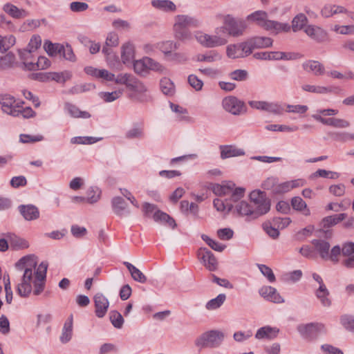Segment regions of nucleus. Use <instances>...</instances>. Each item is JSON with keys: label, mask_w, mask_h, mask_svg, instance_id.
Instances as JSON below:
<instances>
[{"label": "nucleus", "mask_w": 354, "mask_h": 354, "mask_svg": "<svg viewBox=\"0 0 354 354\" xmlns=\"http://www.w3.org/2000/svg\"><path fill=\"white\" fill-rule=\"evenodd\" d=\"M303 69L315 76H322L325 74L324 65L316 60H307L302 64Z\"/></svg>", "instance_id": "obj_15"}, {"label": "nucleus", "mask_w": 354, "mask_h": 354, "mask_svg": "<svg viewBox=\"0 0 354 354\" xmlns=\"http://www.w3.org/2000/svg\"><path fill=\"white\" fill-rule=\"evenodd\" d=\"M110 321L115 328H120L124 323L122 315L118 311L113 310L110 313Z\"/></svg>", "instance_id": "obj_56"}, {"label": "nucleus", "mask_w": 354, "mask_h": 354, "mask_svg": "<svg viewBox=\"0 0 354 354\" xmlns=\"http://www.w3.org/2000/svg\"><path fill=\"white\" fill-rule=\"evenodd\" d=\"M16 43V38L12 35L1 36L0 38V52L5 53L11 48Z\"/></svg>", "instance_id": "obj_44"}, {"label": "nucleus", "mask_w": 354, "mask_h": 354, "mask_svg": "<svg viewBox=\"0 0 354 354\" xmlns=\"http://www.w3.org/2000/svg\"><path fill=\"white\" fill-rule=\"evenodd\" d=\"M203 266L209 271H215L218 268V262L214 255L208 250L201 248L198 253Z\"/></svg>", "instance_id": "obj_13"}, {"label": "nucleus", "mask_w": 354, "mask_h": 354, "mask_svg": "<svg viewBox=\"0 0 354 354\" xmlns=\"http://www.w3.org/2000/svg\"><path fill=\"white\" fill-rule=\"evenodd\" d=\"M84 71L87 75L95 78L102 79L106 81H113L114 80V75L106 69H98L93 66H86L84 68Z\"/></svg>", "instance_id": "obj_18"}, {"label": "nucleus", "mask_w": 354, "mask_h": 354, "mask_svg": "<svg viewBox=\"0 0 354 354\" xmlns=\"http://www.w3.org/2000/svg\"><path fill=\"white\" fill-rule=\"evenodd\" d=\"M44 48L49 55L57 56L61 55V49H63V46L59 44H53L50 41H46L44 43Z\"/></svg>", "instance_id": "obj_49"}, {"label": "nucleus", "mask_w": 354, "mask_h": 354, "mask_svg": "<svg viewBox=\"0 0 354 354\" xmlns=\"http://www.w3.org/2000/svg\"><path fill=\"white\" fill-rule=\"evenodd\" d=\"M221 59V55L216 52H211L209 54H199L196 56V61L214 62Z\"/></svg>", "instance_id": "obj_53"}, {"label": "nucleus", "mask_w": 354, "mask_h": 354, "mask_svg": "<svg viewBox=\"0 0 354 354\" xmlns=\"http://www.w3.org/2000/svg\"><path fill=\"white\" fill-rule=\"evenodd\" d=\"M344 257L342 264L346 268H354V242L345 241L342 245H336L331 249L330 261L338 263Z\"/></svg>", "instance_id": "obj_3"}, {"label": "nucleus", "mask_w": 354, "mask_h": 354, "mask_svg": "<svg viewBox=\"0 0 354 354\" xmlns=\"http://www.w3.org/2000/svg\"><path fill=\"white\" fill-rule=\"evenodd\" d=\"M195 39L198 44L207 48H213L225 46L227 44V39L222 32H220L218 27L215 29V34L210 35L203 31L195 33Z\"/></svg>", "instance_id": "obj_5"}, {"label": "nucleus", "mask_w": 354, "mask_h": 354, "mask_svg": "<svg viewBox=\"0 0 354 354\" xmlns=\"http://www.w3.org/2000/svg\"><path fill=\"white\" fill-rule=\"evenodd\" d=\"M250 39L254 49L269 48L273 44V40L268 37H253Z\"/></svg>", "instance_id": "obj_42"}, {"label": "nucleus", "mask_w": 354, "mask_h": 354, "mask_svg": "<svg viewBox=\"0 0 354 354\" xmlns=\"http://www.w3.org/2000/svg\"><path fill=\"white\" fill-rule=\"evenodd\" d=\"M234 184L232 182H225L213 186L214 193L218 196H226L232 193Z\"/></svg>", "instance_id": "obj_37"}, {"label": "nucleus", "mask_w": 354, "mask_h": 354, "mask_svg": "<svg viewBox=\"0 0 354 354\" xmlns=\"http://www.w3.org/2000/svg\"><path fill=\"white\" fill-rule=\"evenodd\" d=\"M16 64V56L12 52L0 56V71L9 70L13 68Z\"/></svg>", "instance_id": "obj_23"}, {"label": "nucleus", "mask_w": 354, "mask_h": 354, "mask_svg": "<svg viewBox=\"0 0 354 354\" xmlns=\"http://www.w3.org/2000/svg\"><path fill=\"white\" fill-rule=\"evenodd\" d=\"M305 184L306 181L302 178L279 183L276 178H269L266 180L265 185L270 188L275 194H284L295 188L303 187Z\"/></svg>", "instance_id": "obj_7"}, {"label": "nucleus", "mask_w": 354, "mask_h": 354, "mask_svg": "<svg viewBox=\"0 0 354 354\" xmlns=\"http://www.w3.org/2000/svg\"><path fill=\"white\" fill-rule=\"evenodd\" d=\"M3 10L10 17L15 19L24 18L28 15V12L25 10L20 9L10 3L4 4Z\"/></svg>", "instance_id": "obj_29"}, {"label": "nucleus", "mask_w": 354, "mask_h": 354, "mask_svg": "<svg viewBox=\"0 0 354 354\" xmlns=\"http://www.w3.org/2000/svg\"><path fill=\"white\" fill-rule=\"evenodd\" d=\"M6 238L8 239L10 248L14 250L25 249L29 247L28 242L26 240L15 234H8Z\"/></svg>", "instance_id": "obj_33"}, {"label": "nucleus", "mask_w": 354, "mask_h": 354, "mask_svg": "<svg viewBox=\"0 0 354 354\" xmlns=\"http://www.w3.org/2000/svg\"><path fill=\"white\" fill-rule=\"evenodd\" d=\"M313 243L322 259L330 261L331 251L329 252L330 244L328 242L325 241L314 240Z\"/></svg>", "instance_id": "obj_34"}, {"label": "nucleus", "mask_w": 354, "mask_h": 354, "mask_svg": "<svg viewBox=\"0 0 354 354\" xmlns=\"http://www.w3.org/2000/svg\"><path fill=\"white\" fill-rule=\"evenodd\" d=\"M254 215L259 216L266 214L270 209V201L266 196L258 202L253 203Z\"/></svg>", "instance_id": "obj_28"}, {"label": "nucleus", "mask_w": 354, "mask_h": 354, "mask_svg": "<svg viewBox=\"0 0 354 354\" xmlns=\"http://www.w3.org/2000/svg\"><path fill=\"white\" fill-rule=\"evenodd\" d=\"M278 333V328L267 326L259 328L257 331L255 337L258 339H272L277 337Z\"/></svg>", "instance_id": "obj_35"}, {"label": "nucleus", "mask_w": 354, "mask_h": 354, "mask_svg": "<svg viewBox=\"0 0 354 354\" xmlns=\"http://www.w3.org/2000/svg\"><path fill=\"white\" fill-rule=\"evenodd\" d=\"M304 32L308 36L317 41H322L326 37L324 30L313 25H308L304 28Z\"/></svg>", "instance_id": "obj_30"}, {"label": "nucleus", "mask_w": 354, "mask_h": 354, "mask_svg": "<svg viewBox=\"0 0 354 354\" xmlns=\"http://www.w3.org/2000/svg\"><path fill=\"white\" fill-rule=\"evenodd\" d=\"M41 44V39L39 35H33L27 46L24 50H19V54L21 59H25L26 57L30 56L31 53L37 50Z\"/></svg>", "instance_id": "obj_19"}, {"label": "nucleus", "mask_w": 354, "mask_h": 354, "mask_svg": "<svg viewBox=\"0 0 354 354\" xmlns=\"http://www.w3.org/2000/svg\"><path fill=\"white\" fill-rule=\"evenodd\" d=\"M246 21L276 35L283 32H288L290 30L288 24L270 19L268 13L263 10H256L248 15Z\"/></svg>", "instance_id": "obj_2"}, {"label": "nucleus", "mask_w": 354, "mask_h": 354, "mask_svg": "<svg viewBox=\"0 0 354 354\" xmlns=\"http://www.w3.org/2000/svg\"><path fill=\"white\" fill-rule=\"evenodd\" d=\"M112 207L114 213L119 216H123L129 212L124 200L120 196L112 199Z\"/></svg>", "instance_id": "obj_24"}, {"label": "nucleus", "mask_w": 354, "mask_h": 354, "mask_svg": "<svg viewBox=\"0 0 354 354\" xmlns=\"http://www.w3.org/2000/svg\"><path fill=\"white\" fill-rule=\"evenodd\" d=\"M200 25L201 21L196 17L180 15L175 17L174 29L175 31H180L187 28H198Z\"/></svg>", "instance_id": "obj_11"}, {"label": "nucleus", "mask_w": 354, "mask_h": 354, "mask_svg": "<svg viewBox=\"0 0 354 354\" xmlns=\"http://www.w3.org/2000/svg\"><path fill=\"white\" fill-rule=\"evenodd\" d=\"M236 210L241 216L254 215V209L246 201H241L236 205Z\"/></svg>", "instance_id": "obj_46"}, {"label": "nucleus", "mask_w": 354, "mask_h": 354, "mask_svg": "<svg viewBox=\"0 0 354 354\" xmlns=\"http://www.w3.org/2000/svg\"><path fill=\"white\" fill-rule=\"evenodd\" d=\"M19 209L23 217L26 221H32L39 218V212L34 205H22L19 207Z\"/></svg>", "instance_id": "obj_22"}, {"label": "nucleus", "mask_w": 354, "mask_h": 354, "mask_svg": "<svg viewBox=\"0 0 354 354\" xmlns=\"http://www.w3.org/2000/svg\"><path fill=\"white\" fill-rule=\"evenodd\" d=\"M43 80H55L57 82H64L71 76L68 72L64 73H41Z\"/></svg>", "instance_id": "obj_41"}, {"label": "nucleus", "mask_w": 354, "mask_h": 354, "mask_svg": "<svg viewBox=\"0 0 354 354\" xmlns=\"http://www.w3.org/2000/svg\"><path fill=\"white\" fill-rule=\"evenodd\" d=\"M322 14L326 17H330L333 15L339 14V13H345L351 19L354 21V12L346 10L344 7L333 5V6H325L322 11Z\"/></svg>", "instance_id": "obj_21"}, {"label": "nucleus", "mask_w": 354, "mask_h": 354, "mask_svg": "<svg viewBox=\"0 0 354 354\" xmlns=\"http://www.w3.org/2000/svg\"><path fill=\"white\" fill-rule=\"evenodd\" d=\"M225 295L220 294L216 298L211 299L206 304V308L209 310L218 308L225 300Z\"/></svg>", "instance_id": "obj_51"}, {"label": "nucleus", "mask_w": 354, "mask_h": 354, "mask_svg": "<svg viewBox=\"0 0 354 354\" xmlns=\"http://www.w3.org/2000/svg\"><path fill=\"white\" fill-rule=\"evenodd\" d=\"M224 339V334L218 330H211L205 333L200 340L197 341L196 344L203 346L216 347L221 344Z\"/></svg>", "instance_id": "obj_10"}, {"label": "nucleus", "mask_w": 354, "mask_h": 354, "mask_svg": "<svg viewBox=\"0 0 354 354\" xmlns=\"http://www.w3.org/2000/svg\"><path fill=\"white\" fill-rule=\"evenodd\" d=\"M248 104L253 109L266 111L270 113H279L281 111L280 106L266 101L252 100L250 101Z\"/></svg>", "instance_id": "obj_16"}, {"label": "nucleus", "mask_w": 354, "mask_h": 354, "mask_svg": "<svg viewBox=\"0 0 354 354\" xmlns=\"http://www.w3.org/2000/svg\"><path fill=\"white\" fill-rule=\"evenodd\" d=\"M124 263L130 272L131 275L134 280L140 283H145L147 281L146 277L140 270L129 262H124Z\"/></svg>", "instance_id": "obj_45"}, {"label": "nucleus", "mask_w": 354, "mask_h": 354, "mask_svg": "<svg viewBox=\"0 0 354 354\" xmlns=\"http://www.w3.org/2000/svg\"><path fill=\"white\" fill-rule=\"evenodd\" d=\"M23 102L17 100L13 96L9 94L0 95V104L3 112L12 116L19 115L18 109Z\"/></svg>", "instance_id": "obj_8"}, {"label": "nucleus", "mask_w": 354, "mask_h": 354, "mask_svg": "<svg viewBox=\"0 0 354 354\" xmlns=\"http://www.w3.org/2000/svg\"><path fill=\"white\" fill-rule=\"evenodd\" d=\"M239 47V44H230L227 46L226 48L227 56L232 59L241 57V50Z\"/></svg>", "instance_id": "obj_59"}, {"label": "nucleus", "mask_w": 354, "mask_h": 354, "mask_svg": "<svg viewBox=\"0 0 354 354\" xmlns=\"http://www.w3.org/2000/svg\"><path fill=\"white\" fill-rule=\"evenodd\" d=\"M338 113V110L333 109H319L312 117L317 121L327 126H331L337 129H344L350 126L348 121L337 118H326L333 116Z\"/></svg>", "instance_id": "obj_4"}, {"label": "nucleus", "mask_w": 354, "mask_h": 354, "mask_svg": "<svg viewBox=\"0 0 354 354\" xmlns=\"http://www.w3.org/2000/svg\"><path fill=\"white\" fill-rule=\"evenodd\" d=\"M157 48L164 54L167 58L171 60L180 61L184 59V56L180 53H173L178 48V44L174 41H162L157 44Z\"/></svg>", "instance_id": "obj_9"}, {"label": "nucleus", "mask_w": 354, "mask_h": 354, "mask_svg": "<svg viewBox=\"0 0 354 354\" xmlns=\"http://www.w3.org/2000/svg\"><path fill=\"white\" fill-rule=\"evenodd\" d=\"M151 5L159 10L162 11H175L176 9V5L169 0H153L151 1Z\"/></svg>", "instance_id": "obj_43"}, {"label": "nucleus", "mask_w": 354, "mask_h": 354, "mask_svg": "<svg viewBox=\"0 0 354 354\" xmlns=\"http://www.w3.org/2000/svg\"><path fill=\"white\" fill-rule=\"evenodd\" d=\"M291 205L295 210L299 212L306 216H309L311 214L310 209L306 203L299 196H295L291 199Z\"/></svg>", "instance_id": "obj_25"}, {"label": "nucleus", "mask_w": 354, "mask_h": 354, "mask_svg": "<svg viewBox=\"0 0 354 354\" xmlns=\"http://www.w3.org/2000/svg\"><path fill=\"white\" fill-rule=\"evenodd\" d=\"M256 59L277 61V51L259 52L254 54Z\"/></svg>", "instance_id": "obj_55"}, {"label": "nucleus", "mask_w": 354, "mask_h": 354, "mask_svg": "<svg viewBox=\"0 0 354 354\" xmlns=\"http://www.w3.org/2000/svg\"><path fill=\"white\" fill-rule=\"evenodd\" d=\"M160 88L165 95H171L174 93V85L173 82L167 78L161 80Z\"/></svg>", "instance_id": "obj_58"}, {"label": "nucleus", "mask_w": 354, "mask_h": 354, "mask_svg": "<svg viewBox=\"0 0 354 354\" xmlns=\"http://www.w3.org/2000/svg\"><path fill=\"white\" fill-rule=\"evenodd\" d=\"M333 30L337 34L348 35L354 33V25L339 26L335 25L333 28Z\"/></svg>", "instance_id": "obj_63"}, {"label": "nucleus", "mask_w": 354, "mask_h": 354, "mask_svg": "<svg viewBox=\"0 0 354 354\" xmlns=\"http://www.w3.org/2000/svg\"><path fill=\"white\" fill-rule=\"evenodd\" d=\"M135 50L133 45L126 42L121 47V59L123 64H129L134 61Z\"/></svg>", "instance_id": "obj_20"}, {"label": "nucleus", "mask_w": 354, "mask_h": 354, "mask_svg": "<svg viewBox=\"0 0 354 354\" xmlns=\"http://www.w3.org/2000/svg\"><path fill=\"white\" fill-rule=\"evenodd\" d=\"M17 270L23 271V275L18 282L16 290L21 297H28L32 293L39 295L44 290L47 266L41 263L37 265L34 255L21 258L16 263Z\"/></svg>", "instance_id": "obj_1"}, {"label": "nucleus", "mask_w": 354, "mask_h": 354, "mask_svg": "<svg viewBox=\"0 0 354 354\" xmlns=\"http://www.w3.org/2000/svg\"><path fill=\"white\" fill-rule=\"evenodd\" d=\"M223 26L218 27L220 32L223 35L227 33L228 35L238 37L242 36L246 29V25L242 20H237L230 15L223 17Z\"/></svg>", "instance_id": "obj_6"}, {"label": "nucleus", "mask_w": 354, "mask_h": 354, "mask_svg": "<svg viewBox=\"0 0 354 354\" xmlns=\"http://www.w3.org/2000/svg\"><path fill=\"white\" fill-rule=\"evenodd\" d=\"M153 218L156 222H158L172 229L176 226L175 221L169 215L160 210L156 212V214H153Z\"/></svg>", "instance_id": "obj_32"}, {"label": "nucleus", "mask_w": 354, "mask_h": 354, "mask_svg": "<svg viewBox=\"0 0 354 354\" xmlns=\"http://www.w3.org/2000/svg\"><path fill=\"white\" fill-rule=\"evenodd\" d=\"M301 89L308 93L315 94H328L333 92V88L329 86L319 85V84H305L302 85Z\"/></svg>", "instance_id": "obj_31"}, {"label": "nucleus", "mask_w": 354, "mask_h": 354, "mask_svg": "<svg viewBox=\"0 0 354 354\" xmlns=\"http://www.w3.org/2000/svg\"><path fill=\"white\" fill-rule=\"evenodd\" d=\"M277 61H292L301 59L302 55L299 53L277 51Z\"/></svg>", "instance_id": "obj_47"}, {"label": "nucleus", "mask_w": 354, "mask_h": 354, "mask_svg": "<svg viewBox=\"0 0 354 354\" xmlns=\"http://www.w3.org/2000/svg\"><path fill=\"white\" fill-rule=\"evenodd\" d=\"M254 215L259 216L266 214L270 209V201L266 196L258 202L253 203Z\"/></svg>", "instance_id": "obj_27"}, {"label": "nucleus", "mask_w": 354, "mask_h": 354, "mask_svg": "<svg viewBox=\"0 0 354 354\" xmlns=\"http://www.w3.org/2000/svg\"><path fill=\"white\" fill-rule=\"evenodd\" d=\"M259 293L263 298L272 302L280 304L284 301V299L277 292V290L271 286L262 287L259 290Z\"/></svg>", "instance_id": "obj_17"}, {"label": "nucleus", "mask_w": 354, "mask_h": 354, "mask_svg": "<svg viewBox=\"0 0 354 354\" xmlns=\"http://www.w3.org/2000/svg\"><path fill=\"white\" fill-rule=\"evenodd\" d=\"M308 18L303 13H299L295 15L292 20L291 28L294 32H297L304 29L308 26Z\"/></svg>", "instance_id": "obj_38"}, {"label": "nucleus", "mask_w": 354, "mask_h": 354, "mask_svg": "<svg viewBox=\"0 0 354 354\" xmlns=\"http://www.w3.org/2000/svg\"><path fill=\"white\" fill-rule=\"evenodd\" d=\"M244 151L233 146H223L221 147V156L222 158H228L244 155Z\"/></svg>", "instance_id": "obj_40"}, {"label": "nucleus", "mask_w": 354, "mask_h": 354, "mask_svg": "<svg viewBox=\"0 0 354 354\" xmlns=\"http://www.w3.org/2000/svg\"><path fill=\"white\" fill-rule=\"evenodd\" d=\"M146 64L147 70H151L160 73H167V68L164 65L150 57H147Z\"/></svg>", "instance_id": "obj_48"}, {"label": "nucleus", "mask_w": 354, "mask_h": 354, "mask_svg": "<svg viewBox=\"0 0 354 354\" xmlns=\"http://www.w3.org/2000/svg\"><path fill=\"white\" fill-rule=\"evenodd\" d=\"M239 46L241 53V57L250 55L252 53V50L254 49L253 45L252 44L251 39L239 44Z\"/></svg>", "instance_id": "obj_54"}, {"label": "nucleus", "mask_w": 354, "mask_h": 354, "mask_svg": "<svg viewBox=\"0 0 354 354\" xmlns=\"http://www.w3.org/2000/svg\"><path fill=\"white\" fill-rule=\"evenodd\" d=\"M72 330H73V319H72V317H71L68 319V321L65 324L62 336L60 337V339L63 343H66L71 339Z\"/></svg>", "instance_id": "obj_50"}, {"label": "nucleus", "mask_w": 354, "mask_h": 354, "mask_svg": "<svg viewBox=\"0 0 354 354\" xmlns=\"http://www.w3.org/2000/svg\"><path fill=\"white\" fill-rule=\"evenodd\" d=\"M87 194L86 202L88 203L97 202L100 197V191L97 188L91 187L88 189Z\"/></svg>", "instance_id": "obj_61"}, {"label": "nucleus", "mask_w": 354, "mask_h": 354, "mask_svg": "<svg viewBox=\"0 0 354 354\" xmlns=\"http://www.w3.org/2000/svg\"><path fill=\"white\" fill-rule=\"evenodd\" d=\"M315 295L322 306L328 307L331 305L332 301L330 297V292L326 286H321V288H317L315 290Z\"/></svg>", "instance_id": "obj_36"}, {"label": "nucleus", "mask_w": 354, "mask_h": 354, "mask_svg": "<svg viewBox=\"0 0 354 354\" xmlns=\"http://www.w3.org/2000/svg\"><path fill=\"white\" fill-rule=\"evenodd\" d=\"M230 77L235 81H245L248 77V73L245 70L238 69L231 72Z\"/></svg>", "instance_id": "obj_60"}, {"label": "nucleus", "mask_w": 354, "mask_h": 354, "mask_svg": "<svg viewBox=\"0 0 354 354\" xmlns=\"http://www.w3.org/2000/svg\"><path fill=\"white\" fill-rule=\"evenodd\" d=\"M223 109L233 115H239L245 111L244 102L234 96L225 97L222 101Z\"/></svg>", "instance_id": "obj_12"}, {"label": "nucleus", "mask_w": 354, "mask_h": 354, "mask_svg": "<svg viewBox=\"0 0 354 354\" xmlns=\"http://www.w3.org/2000/svg\"><path fill=\"white\" fill-rule=\"evenodd\" d=\"M328 191L332 195L336 197H341L345 194L346 187L342 183L335 184L328 187Z\"/></svg>", "instance_id": "obj_57"}, {"label": "nucleus", "mask_w": 354, "mask_h": 354, "mask_svg": "<svg viewBox=\"0 0 354 354\" xmlns=\"http://www.w3.org/2000/svg\"><path fill=\"white\" fill-rule=\"evenodd\" d=\"M133 79V77L131 75L124 73L118 75L116 78L114 77L113 81H115L117 84H124L129 88L131 86Z\"/></svg>", "instance_id": "obj_62"}, {"label": "nucleus", "mask_w": 354, "mask_h": 354, "mask_svg": "<svg viewBox=\"0 0 354 354\" xmlns=\"http://www.w3.org/2000/svg\"><path fill=\"white\" fill-rule=\"evenodd\" d=\"M95 303V313L97 317H103L109 308V301L108 299L102 293H97L93 297Z\"/></svg>", "instance_id": "obj_14"}, {"label": "nucleus", "mask_w": 354, "mask_h": 354, "mask_svg": "<svg viewBox=\"0 0 354 354\" xmlns=\"http://www.w3.org/2000/svg\"><path fill=\"white\" fill-rule=\"evenodd\" d=\"M318 177L330 178V179H337L339 177V174L337 172L327 171L325 169H318L317 171L311 175V178H317Z\"/></svg>", "instance_id": "obj_52"}, {"label": "nucleus", "mask_w": 354, "mask_h": 354, "mask_svg": "<svg viewBox=\"0 0 354 354\" xmlns=\"http://www.w3.org/2000/svg\"><path fill=\"white\" fill-rule=\"evenodd\" d=\"M65 108L69 115L73 118L85 119L91 117V114L88 111H82L74 104L66 103L65 104Z\"/></svg>", "instance_id": "obj_39"}, {"label": "nucleus", "mask_w": 354, "mask_h": 354, "mask_svg": "<svg viewBox=\"0 0 354 354\" xmlns=\"http://www.w3.org/2000/svg\"><path fill=\"white\" fill-rule=\"evenodd\" d=\"M147 61V57L142 58V59L133 61V68L134 71L139 74L145 73L147 70L146 62Z\"/></svg>", "instance_id": "obj_64"}, {"label": "nucleus", "mask_w": 354, "mask_h": 354, "mask_svg": "<svg viewBox=\"0 0 354 354\" xmlns=\"http://www.w3.org/2000/svg\"><path fill=\"white\" fill-rule=\"evenodd\" d=\"M254 215L259 216L266 214L270 209V201L266 196L258 202L253 203Z\"/></svg>", "instance_id": "obj_26"}]
</instances>
